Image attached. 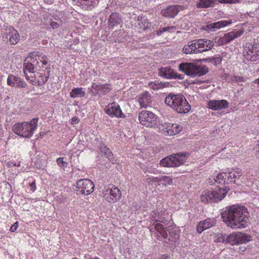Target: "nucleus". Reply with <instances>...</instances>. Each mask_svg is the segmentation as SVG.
<instances>
[{
	"mask_svg": "<svg viewBox=\"0 0 259 259\" xmlns=\"http://www.w3.org/2000/svg\"><path fill=\"white\" fill-rule=\"evenodd\" d=\"M243 33V31H231L228 33V43L233 39L240 36Z\"/></svg>",
	"mask_w": 259,
	"mask_h": 259,
	"instance_id": "35",
	"label": "nucleus"
},
{
	"mask_svg": "<svg viewBox=\"0 0 259 259\" xmlns=\"http://www.w3.org/2000/svg\"><path fill=\"white\" fill-rule=\"evenodd\" d=\"M196 6L198 8H208L212 7L218 3H227V0H199Z\"/></svg>",
	"mask_w": 259,
	"mask_h": 259,
	"instance_id": "23",
	"label": "nucleus"
},
{
	"mask_svg": "<svg viewBox=\"0 0 259 259\" xmlns=\"http://www.w3.org/2000/svg\"><path fill=\"white\" fill-rule=\"evenodd\" d=\"M161 182H163L164 185H170L172 183V179L168 176H162L160 177Z\"/></svg>",
	"mask_w": 259,
	"mask_h": 259,
	"instance_id": "40",
	"label": "nucleus"
},
{
	"mask_svg": "<svg viewBox=\"0 0 259 259\" xmlns=\"http://www.w3.org/2000/svg\"><path fill=\"white\" fill-rule=\"evenodd\" d=\"M6 38L11 45H16L20 40V35L18 31L13 27H10L7 33Z\"/></svg>",
	"mask_w": 259,
	"mask_h": 259,
	"instance_id": "20",
	"label": "nucleus"
},
{
	"mask_svg": "<svg viewBox=\"0 0 259 259\" xmlns=\"http://www.w3.org/2000/svg\"><path fill=\"white\" fill-rule=\"evenodd\" d=\"M59 22L52 21L50 22V25L53 29H57L62 24V21L60 19H58Z\"/></svg>",
	"mask_w": 259,
	"mask_h": 259,
	"instance_id": "41",
	"label": "nucleus"
},
{
	"mask_svg": "<svg viewBox=\"0 0 259 259\" xmlns=\"http://www.w3.org/2000/svg\"><path fill=\"white\" fill-rule=\"evenodd\" d=\"M18 227V222H16L11 227L10 231L11 232H15Z\"/></svg>",
	"mask_w": 259,
	"mask_h": 259,
	"instance_id": "46",
	"label": "nucleus"
},
{
	"mask_svg": "<svg viewBox=\"0 0 259 259\" xmlns=\"http://www.w3.org/2000/svg\"><path fill=\"white\" fill-rule=\"evenodd\" d=\"M170 257V256L169 255H168L167 254H164L160 255V256H159L158 259H167V258H169Z\"/></svg>",
	"mask_w": 259,
	"mask_h": 259,
	"instance_id": "53",
	"label": "nucleus"
},
{
	"mask_svg": "<svg viewBox=\"0 0 259 259\" xmlns=\"http://www.w3.org/2000/svg\"><path fill=\"white\" fill-rule=\"evenodd\" d=\"M225 176H226L225 173H221L218 174L213 178L214 182L221 185L218 186V189L216 190L209 191L207 190L204 191L200 196V199L202 202L204 203L218 202L225 197L227 191L225 186Z\"/></svg>",
	"mask_w": 259,
	"mask_h": 259,
	"instance_id": "2",
	"label": "nucleus"
},
{
	"mask_svg": "<svg viewBox=\"0 0 259 259\" xmlns=\"http://www.w3.org/2000/svg\"><path fill=\"white\" fill-rule=\"evenodd\" d=\"M251 240L250 235L242 232L232 233L228 236V243L232 245L246 243Z\"/></svg>",
	"mask_w": 259,
	"mask_h": 259,
	"instance_id": "10",
	"label": "nucleus"
},
{
	"mask_svg": "<svg viewBox=\"0 0 259 259\" xmlns=\"http://www.w3.org/2000/svg\"><path fill=\"white\" fill-rule=\"evenodd\" d=\"M169 235L174 239H178L179 236L178 230L177 229L174 230L172 232L170 233V234H169Z\"/></svg>",
	"mask_w": 259,
	"mask_h": 259,
	"instance_id": "43",
	"label": "nucleus"
},
{
	"mask_svg": "<svg viewBox=\"0 0 259 259\" xmlns=\"http://www.w3.org/2000/svg\"><path fill=\"white\" fill-rule=\"evenodd\" d=\"M85 95V92L82 88L73 89L70 93V97L72 98H82Z\"/></svg>",
	"mask_w": 259,
	"mask_h": 259,
	"instance_id": "31",
	"label": "nucleus"
},
{
	"mask_svg": "<svg viewBox=\"0 0 259 259\" xmlns=\"http://www.w3.org/2000/svg\"><path fill=\"white\" fill-rule=\"evenodd\" d=\"M14 166H20V164H18V165H16V163H15V164H14Z\"/></svg>",
	"mask_w": 259,
	"mask_h": 259,
	"instance_id": "64",
	"label": "nucleus"
},
{
	"mask_svg": "<svg viewBox=\"0 0 259 259\" xmlns=\"http://www.w3.org/2000/svg\"><path fill=\"white\" fill-rule=\"evenodd\" d=\"M249 224V212L245 206L232 205L228 207V226L232 229H242Z\"/></svg>",
	"mask_w": 259,
	"mask_h": 259,
	"instance_id": "1",
	"label": "nucleus"
},
{
	"mask_svg": "<svg viewBox=\"0 0 259 259\" xmlns=\"http://www.w3.org/2000/svg\"><path fill=\"white\" fill-rule=\"evenodd\" d=\"M105 199L109 202L114 203L119 200L121 196L120 190L111 185L103 192Z\"/></svg>",
	"mask_w": 259,
	"mask_h": 259,
	"instance_id": "9",
	"label": "nucleus"
},
{
	"mask_svg": "<svg viewBox=\"0 0 259 259\" xmlns=\"http://www.w3.org/2000/svg\"><path fill=\"white\" fill-rule=\"evenodd\" d=\"M188 153H178L169 155L160 160V164L164 167H178L186 161Z\"/></svg>",
	"mask_w": 259,
	"mask_h": 259,
	"instance_id": "7",
	"label": "nucleus"
},
{
	"mask_svg": "<svg viewBox=\"0 0 259 259\" xmlns=\"http://www.w3.org/2000/svg\"><path fill=\"white\" fill-rule=\"evenodd\" d=\"M94 187V184L89 179H81L77 183V192L84 195H88L92 193Z\"/></svg>",
	"mask_w": 259,
	"mask_h": 259,
	"instance_id": "11",
	"label": "nucleus"
},
{
	"mask_svg": "<svg viewBox=\"0 0 259 259\" xmlns=\"http://www.w3.org/2000/svg\"><path fill=\"white\" fill-rule=\"evenodd\" d=\"M89 90L90 91V92L92 93V95H94V96H96L97 95H98L100 97L101 96V94L100 93H99V92L98 91H93V89H92L91 88H89Z\"/></svg>",
	"mask_w": 259,
	"mask_h": 259,
	"instance_id": "52",
	"label": "nucleus"
},
{
	"mask_svg": "<svg viewBox=\"0 0 259 259\" xmlns=\"http://www.w3.org/2000/svg\"><path fill=\"white\" fill-rule=\"evenodd\" d=\"M7 84L11 87L16 88H27L28 85L21 78L13 74H10L7 78Z\"/></svg>",
	"mask_w": 259,
	"mask_h": 259,
	"instance_id": "15",
	"label": "nucleus"
},
{
	"mask_svg": "<svg viewBox=\"0 0 259 259\" xmlns=\"http://www.w3.org/2000/svg\"><path fill=\"white\" fill-rule=\"evenodd\" d=\"M30 82L34 85H37V80H36V79H30Z\"/></svg>",
	"mask_w": 259,
	"mask_h": 259,
	"instance_id": "55",
	"label": "nucleus"
},
{
	"mask_svg": "<svg viewBox=\"0 0 259 259\" xmlns=\"http://www.w3.org/2000/svg\"><path fill=\"white\" fill-rule=\"evenodd\" d=\"M241 175L242 172L240 169L238 168L233 169L228 173V181L235 183L236 180L239 179Z\"/></svg>",
	"mask_w": 259,
	"mask_h": 259,
	"instance_id": "26",
	"label": "nucleus"
},
{
	"mask_svg": "<svg viewBox=\"0 0 259 259\" xmlns=\"http://www.w3.org/2000/svg\"><path fill=\"white\" fill-rule=\"evenodd\" d=\"M105 112L111 117L125 118V115L122 112L119 105L113 102L109 104L105 108Z\"/></svg>",
	"mask_w": 259,
	"mask_h": 259,
	"instance_id": "12",
	"label": "nucleus"
},
{
	"mask_svg": "<svg viewBox=\"0 0 259 259\" xmlns=\"http://www.w3.org/2000/svg\"><path fill=\"white\" fill-rule=\"evenodd\" d=\"M99 0H80V5L85 10H92L99 3Z\"/></svg>",
	"mask_w": 259,
	"mask_h": 259,
	"instance_id": "28",
	"label": "nucleus"
},
{
	"mask_svg": "<svg viewBox=\"0 0 259 259\" xmlns=\"http://www.w3.org/2000/svg\"><path fill=\"white\" fill-rule=\"evenodd\" d=\"M227 25V21H220L202 26L201 29L209 31H215Z\"/></svg>",
	"mask_w": 259,
	"mask_h": 259,
	"instance_id": "22",
	"label": "nucleus"
},
{
	"mask_svg": "<svg viewBox=\"0 0 259 259\" xmlns=\"http://www.w3.org/2000/svg\"><path fill=\"white\" fill-rule=\"evenodd\" d=\"M207 107L213 110H220L227 107V101L225 100H210L208 102Z\"/></svg>",
	"mask_w": 259,
	"mask_h": 259,
	"instance_id": "21",
	"label": "nucleus"
},
{
	"mask_svg": "<svg viewBox=\"0 0 259 259\" xmlns=\"http://www.w3.org/2000/svg\"><path fill=\"white\" fill-rule=\"evenodd\" d=\"M182 130V126L176 123H173L169 126V128L166 132L169 135L172 136L179 133Z\"/></svg>",
	"mask_w": 259,
	"mask_h": 259,
	"instance_id": "32",
	"label": "nucleus"
},
{
	"mask_svg": "<svg viewBox=\"0 0 259 259\" xmlns=\"http://www.w3.org/2000/svg\"><path fill=\"white\" fill-rule=\"evenodd\" d=\"M152 217L156 222H160L163 224H167L170 221L168 214L166 211L162 209H157L152 211Z\"/></svg>",
	"mask_w": 259,
	"mask_h": 259,
	"instance_id": "16",
	"label": "nucleus"
},
{
	"mask_svg": "<svg viewBox=\"0 0 259 259\" xmlns=\"http://www.w3.org/2000/svg\"><path fill=\"white\" fill-rule=\"evenodd\" d=\"M183 10V6L180 5H173L161 10V13L165 17L174 18L180 11Z\"/></svg>",
	"mask_w": 259,
	"mask_h": 259,
	"instance_id": "17",
	"label": "nucleus"
},
{
	"mask_svg": "<svg viewBox=\"0 0 259 259\" xmlns=\"http://www.w3.org/2000/svg\"><path fill=\"white\" fill-rule=\"evenodd\" d=\"M240 0H228V3L233 4L238 3Z\"/></svg>",
	"mask_w": 259,
	"mask_h": 259,
	"instance_id": "56",
	"label": "nucleus"
},
{
	"mask_svg": "<svg viewBox=\"0 0 259 259\" xmlns=\"http://www.w3.org/2000/svg\"><path fill=\"white\" fill-rule=\"evenodd\" d=\"M39 54L40 52H33L29 57H27L30 62L33 64V67L36 68V70H37L38 68H39V61L40 60V58H39L40 55H38Z\"/></svg>",
	"mask_w": 259,
	"mask_h": 259,
	"instance_id": "30",
	"label": "nucleus"
},
{
	"mask_svg": "<svg viewBox=\"0 0 259 259\" xmlns=\"http://www.w3.org/2000/svg\"><path fill=\"white\" fill-rule=\"evenodd\" d=\"M54 19L55 20H57V22H59L58 19H60V18L58 16H57L56 17H55Z\"/></svg>",
	"mask_w": 259,
	"mask_h": 259,
	"instance_id": "62",
	"label": "nucleus"
},
{
	"mask_svg": "<svg viewBox=\"0 0 259 259\" xmlns=\"http://www.w3.org/2000/svg\"><path fill=\"white\" fill-rule=\"evenodd\" d=\"M23 70L25 77L28 80H29V77L27 75V72L33 73L36 71V68L33 67V64L30 62L27 58L25 60L23 64Z\"/></svg>",
	"mask_w": 259,
	"mask_h": 259,
	"instance_id": "27",
	"label": "nucleus"
},
{
	"mask_svg": "<svg viewBox=\"0 0 259 259\" xmlns=\"http://www.w3.org/2000/svg\"><path fill=\"white\" fill-rule=\"evenodd\" d=\"M165 103L179 114L188 113L191 107L181 94L169 93L165 98Z\"/></svg>",
	"mask_w": 259,
	"mask_h": 259,
	"instance_id": "3",
	"label": "nucleus"
},
{
	"mask_svg": "<svg viewBox=\"0 0 259 259\" xmlns=\"http://www.w3.org/2000/svg\"><path fill=\"white\" fill-rule=\"evenodd\" d=\"M99 153L102 156L107 158L108 160L112 164L116 162V160L115 159L113 153L105 144H100Z\"/></svg>",
	"mask_w": 259,
	"mask_h": 259,
	"instance_id": "19",
	"label": "nucleus"
},
{
	"mask_svg": "<svg viewBox=\"0 0 259 259\" xmlns=\"http://www.w3.org/2000/svg\"><path fill=\"white\" fill-rule=\"evenodd\" d=\"M138 100L142 108H146L151 102V96L148 92H145L140 95Z\"/></svg>",
	"mask_w": 259,
	"mask_h": 259,
	"instance_id": "25",
	"label": "nucleus"
},
{
	"mask_svg": "<svg viewBox=\"0 0 259 259\" xmlns=\"http://www.w3.org/2000/svg\"><path fill=\"white\" fill-rule=\"evenodd\" d=\"M154 229L157 231L161 236L164 238H166L168 236V234L164 229L163 226L160 223H157L154 225Z\"/></svg>",
	"mask_w": 259,
	"mask_h": 259,
	"instance_id": "34",
	"label": "nucleus"
},
{
	"mask_svg": "<svg viewBox=\"0 0 259 259\" xmlns=\"http://www.w3.org/2000/svg\"><path fill=\"white\" fill-rule=\"evenodd\" d=\"M140 122L147 127H154L158 124L157 116L151 111H142L139 114Z\"/></svg>",
	"mask_w": 259,
	"mask_h": 259,
	"instance_id": "8",
	"label": "nucleus"
},
{
	"mask_svg": "<svg viewBox=\"0 0 259 259\" xmlns=\"http://www.w3.org/2000/svg\"><path fill=\"white\" fill-rule=\"evenodd\" d=\"M38 120L34 118L29 122L16 123L12 126V131L21 137L30 138L37 127Z\"/></svg>",
	"mask_w": 259,
	"mask_h": 259,
	"instance_id": "5",
	"label": "nucleus"
},
{
	"mask_svg": "<svg viewBox=\"0 0 259 259\" xmlns=\"http://www.w3.org/2000/svg\"><path fill=\"white\" fill-rule=\"evenodd\" d=\"M79 120L77 117L74 116L71 118V124H77L79 122Z\"/></svg>",
	"mask_w": 259,
	"mask_h": 259,
	"instance_id": "50",
	"label": "nucleus"
},
{
	"mask_svg": "<svg viewBox=\"0 0 259 259\" xmlns=\"http://www.w3.org/2000/svg\"><path fill=\"white\" fill-rule=\"evenodd\" d=\"M101 85L102 84L93 82L92 87L91 88L94 90L95 91L99 92Z\"/></svg>",
	"mask_w": 259,
	"mask_h": 259,
	"instance_id": "42",
	"label": "nucleus"
},
{
	"mask_svg": "<svg viewBox=\"0 0 259 259\" xmlns=\"http://www.w3.org/2000/svg\"><path fill=\"white\" fill-rule=\"evenodd\" d=\"M149 85L154 90H158L159 88L158 84H156L155 82H150Z\"/></svg>",
	"mask_w": 259,
	"mask_h": 259,
	"instance_id": "51",
	"label": "nucleus"
},
{
	"mask_svg": "<svg viewBox=\"0 0 259 259\" xmlns=\"http://www.w3.org/2000/svg\"><path fill=\"white\" fill-rule=\"evenodd\" d=\"M90 259H99L98 257H92Z\"/></svg>",
	"mask_w": 259,
	"mask_h": 259,
	"instance_id": "63",
	"label": "nucleus"
},
{
	"mask_svg": "<svg viewBox=\"0 0 259 259\" xmlns=\"http://www.w3.org/2000/svg\"><path fill=\"white\" fill-rule=\"evenodd\" d=\"M245 58L251 61H255L259 59V45H249L248 49L244 52Z\"/></svg>",
	"mask_w": 259,
	"mask_h": 259,
	"instance_id": "14",
	"label": "nucleus"
},
{
	"mask_svg": "<svg viewBox=\"0 0 259 259\" xmlns=\"http://www.w3.org/2000/svg\"><path fill=\"white\" fill-rule=\"evenodd\" d=\"M232 23V21L230 20H228V26Z\"/></svg>",
	"mask_w": 259,
	"mask_h": 259,
	"instance_id": "60",
	"label": "nucleus"
},
{
	"mask_svg": "<svg viewBox=\"0 0 259 259\" xmlns=\"http://www.w3.org/2000/svg\"><path fill=\"white\" fill-rule=\"evenodd\" d=\"M121 22L120 15L118 13H112L108 19V27L109 29H113Z\"/></svg>",
	"mask_w": 259,
	"mask_h": 259,
	"instance_id": "24",
	"label": "nucleus"
},
{
	"mask_svg": "<svg viewBox=\"0 0 259 259\" xmlns=\"http://www.w3.org/2000/svg\"><path fill=\"white\" fill-rule=\"evenodd\" d=\"M158 74L160 77L165 79H182L184 78V75L178 74L174 69L168 66L159 68Z\"/></svg>",
	"mask_w": 259,
	"mask_h": 259,
	"instance_id": "13",
	"label": "nucleus"
},
{
	"mask_svg": "<svg viewBox=\"0 0 259 259\" xmlns=\"http://www.w3.org/2000/svg\"><path fill=\"white\" fill-rule=\"evenodd\" d=\"M254 83L259 84V78L255 79L254 81Z\"/></svg>",
	"mask_w": 259,
	"mask_h": 259,
	"instance_id": "58",
	"label": "nucleus"
},
{
	"mask_svg": "<svg viewBox=\"0 0 259 259\" xmlns=\"http://www.w3.org/2000/svg\"><path fill=\"white\" fill-rule=\"evenodd\" d=\"M46 69L48 70V74L45 75L42 73H41L39 76L38 77L37 79V85L38 86L42 85L44 84L48 80V78L50 76V67H47L46 68Z\"/></svg>",
	"mask_w": 259,
	"mask_h": 259,
	"instance_id": "33",
	"label": "nucleus"
},
{
	"mask_svg": "<svg viewBox=\"0 0 259 259\" xmlns=\"http://www.w3.org/2000/svg\"><path fill=\"white\" fill-rule=\"evenodd\" d=\"M232 82L237 83L238 85H242V82H245L247 78L243 76H233L231 77Z\"/></svg>",
	"mask_w": 259,
	"mask_h": 259,
	"instance_id": "36",
	"label": "nucleus"
},
{
	"mask_svg": "<svg viewBox=\"0 0 259 259\" xmlns=\"http://www.w3.org/2000/svg\"><path fill=\"white\" fill-rule=\"evenodd\" d=\"M39 61L41 62L42 64L44 65H46L48 64V60H40Z\"/></svg>",
	"mask_w": 259,
	"mask_h": 259,
	"instance_id": "57",
	"label": "nucleus"
},
{
	"mask_svg": "<svg viewBox=\"0 0 259 259\" xmlns=\"http://www.w3.org/2000/svg\"><path fill=\"white\" fill-rule=\"evenodd\" d=\"M29 186L30 187V190L32 192H34L36 189L35 182L33 181L32 183L30 184Z\"/></svg>",
	"mask_w": 259,
	"mask_h": 259,
	"instance_id": "48",
	"label": "nucleus"
},
{
	"mask_svg": "<svg viewBox=\"0 0 259 259\" xmlns=\"http://www.w3.org/2000/svg\"><path fill=\"white\" fill-rule=\"evenodd\" d=\"M64 157H59L57 159V164L61 168L65 169L68 166V163L64 160Z\"/></svg>",
	"mask_w": 259,
	"mask_h": 259,
	"instance_id": "39",
	"label": "nucleus"
},
{
	"mask_svg": "<svg viewBox=\"0 0 259 259\" xmlns=\"http://www.w3.org/2000/svg\"><path fill=\"white\" fill-rule=\"evenodd\" d=\"M166 232L167 231L169 234H170V233L171 232H172L174 230L176 229V227L172 225H169L166 228Z\"/></svg>",
	"mask_w": 259,
	"mask_h": 259,
	"instance_id": "49",
	"label": "nucleus"
},
{
	"mask_svg": "<svg viewBox=\"0 0 259 259\" xmlns=\"http://www.w3.org/2000/svg\"><path fill=\"white\" fill-rule=\"evenodd\" d=\"M179 68L181 71L192 77L200 76L205 74L208 71V68L199 61L181 63Z\"/></svg>",
	"mask_w": 259,
	"mask_h": 259,
	"instance_id": "6",
	"label": "nucleus"
},
{
	"mask_svg": "<svg viewBox=\"0 0 259 259\" xmlns=\"http://www.w3.org/2000/svg\"><path fill=\"white\" fill-rule=\"evenodd\" d=\"M111 89L110 88V85L108 84H103L100 88L99 93L101 94V96L108 94Z\"/></svg>",
	"mask_w": 259,
	"mask_h": 259,
	"instance_id": "37",
	"label": "nucleus"
},
{
	"mask_svg": "<svg viewBox=\"0 0 259 259\" xmlns=\"http://www.w3.org/2000/svg\"><path fill=\"white\" fill-rule=\"evenodd\" d=\"M213 46L214 43L210 40L205 38L195 39L185 45L182 52L186 54L201 53L211 49Z\"/></svg>",
	"mask_w": 259,
	"mask_h": 259,
	"instance_id": "4",
	"label": "nucleus"
},
{
	"mask_svg": "<svg viewBox=\"0 0 259 259\" xmlns=\"http://www.w3.org/2000/svg\"><path fill=\"white\" fill-rule=\"evenodd\" d=\"M150 231H151L152 235H158V234H156V232H154V233H153V232H152L151 230H150Z\"/></svg>",
	"mask_w": 259,
	"mask_h": 259,
	"instance_id": "61",
	"label": "nucleus"
},
{
	"mask_svg": "<svg viewBox=\"0 0 259 259\" xmlns=\"http://www.w3.org/2000/svg\"><path fill=\"white\" fill-rule=\"evenodd\" d=\"M148 181L149 182H155V183H159L161 182L160 177H149L148 178Z\"/></svg>",
	"mask_w": 259,
	"mask_h": 259,
	"instance_id": "45",
	"label": "nucleus"
},
{
	"mask_svg": "<svg viewBox=\"0 0 259 259\" xmlns=\"http://www.w3.org/2000/svg\"><path fill=\"white\" fill-rule=\"evenodd\" d=\"M206 60H209V62L213 61L214 59L213 58H209V59H206Z\"/></svg>",
	"mask_w": 259,
	"mask_h": 259,
	"instance_id": "59",
	"label": "nucleus"
},
{
	"mask_svg": "<svg viewBox=\"0 0 259 259\" xmlns=\"http://www.w3.org/2000/svg\"><path fill=\"white\" fill-rule=\"evenodd\" d=\"M218 42L219 45L226 44H227V34H225L223 37L219 38Z\"/></svg>",
	"mask_w": 259,
	"mask_h": 259,
	"instance_id": "44",
	"label": "nucleus"
},
{
	"mask_svg": "<svg viewBox=\"0 0 259 259\" xmlns=\"http://www.w3.org/2000/svg\"><path fill=\"white\" fill-rule=\"evenodd\" d=\"M175 26H166L165 27L160 28L159 30L157 31L156 34L158 35H160L164 32H171V31H174L175 30Z\"/></svg>",
	"mask_w": 259,
	"mask_h": 259,
	"instance_id": "38",
	"label": "nucleus"
},
{
	"mask_svg": "<svg viewBox=\"0 0 259 259\" xmlns=\"http://www.w3.org/2000/svg\"><path fill=\"white\" fill-rule=\"evenodd\" d=\"M38 55H40V57H39V58H40L41 60H48V57L46 55H44L40 52V54H38Z\"/></svg>",
	"mask_w": 259,
	"mask_h": 259,
	"instance_id": "54",
	"label": "nucleus"
},
{
	"mask_svg": "<svg viewBox=\"0 0 259 259\" xmlns=\"http://www.w3.org/2000/svg\"><path fill=\"white\" fill-rule=\"evenodd\" d=\"M221 218L222 219V221L227 223V211L225 210L221 213Z\"/></svg>",
	"mask_w": 259,
	"mask_h": 259,
	"instance_id": "47",
	"label": "nucleus"
},
{
	"mask_svg": "<svg viewBox=\"0 0 259 259\" xmlns=\"http://www.w3.org/2000/svg\"><path fill=\"white\" fill-rule=\"evenodd\" d=\"M137 21L140 29L145 30L150 28L151 23L148 21L146 17H138Z\"/></svg>",
	"mask_w": 259,
	"mask_h": 259,
	"instance_id": "29",
	"label": "nucleus"
},
{
	"mask_svg": "<svg viewBox=\"0 0 259 259\" xmlns=\"http://www.w3.org/2000/svg\"><path fill=\"white\" fill-rule=\"evenodd\" d=\"M216 224V220L214 219L207 218L200 221L197 225L196 230L197 233L201 234L204 230L214 226Z\"/></svg>",
	"mask_w": 259,
	"mask_h": 259,
	"instance_id": "18",
	"label": "nucleus"
}]
</instances>
